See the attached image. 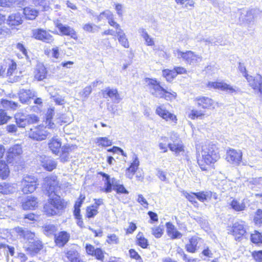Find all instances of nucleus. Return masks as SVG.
<instances>
[{"label": "nucleus", "mask_w": 262, "mask_h": 262, "mask_svg": "<svg viewBox=\"0 0 262 262\" xmlns=\"http://www.w3.org/2000/svg\"><path fill=\"white\" fill-rule=\"evenodd\" d=\"M43 188L49 196L48 202L43 207L44 212L48 216L60 214L66 206L63 201L56 194L59 189L56 176L46 177L45 179Z\"/></svg>", "instance_id": "nucleus-1"}, {"label": "nucleus", "mask_w": 262, "mask_h": 262, "mask_svg": "<svg viewBox=\"0 0 262 262\" xmlns=\"http://www.w3.org/2000/svg\"><path fill=\"white\" fill-rule=\"evenodd\" d=\"M201 157L198 160L199 165L203 170H207L206 165L214 164L220 159L216 146L213 144H205L202 146L200 151Z\"/></svg>", "instance_id": "nucleus-2"}, {"label": "nucleus", "mask_w": 262, "mask_h": 262, "mask_svg": "<svg viewBox=\"0 0 262 262\" xmlns=\"http://www.w3.org/2000/svg\"><path fill=\"white\" fill-rule=\"evenodd\" d=\"M173 54L178 59H181L187 64L194 66L200 63L203 60L201 55L190 51H182L179 49L174 51Z\"/></svg>", "instance_id": "nucleus-3"}, {"label": "nucleus", "mask_w": 262, "mask_h": 262, "mask_svg": "<svg viewBox=\"0 0 262 262\" xmlns=\"http://www.w3.org/2000/svg\"><path fill=\"white\" fill-rule=\"evenodd\" d=\"M38 185L37 179L34 176H25L20 182L21 190L24 193L28 194L34 192Z\"/></svg>", "instance_id": "nucleus-4"}, {"label": "nucleus", "mask_w": 262, "mask_h": 262, "mask_svg": "<svg viewBox=\"0 0 262 262\" xmlns=\"http://www.w3.org/2000/svg\"><path fill=\"white\" fill-rule=\"evenodd\" d=\"M207 87L218 89L231 95L237 94L241 92L239 88L231 85L223 81L209 82L207 84Z\"/></svg>", "instance_id": "nucleus-5"}, {"label": "nucleus", "mask_w": 262, "mask_h": 262, "mask_svg": "<svg viewBox=\"0 0 262 262\" xmlns=\"http://www.w3.org/2000/svg\"><path fill=\"white\" fill-rule=\"evenodd\" d=\"M43 125L33 126L28 131V136L29 138L34 141H41L47 139L48 135V132Z\"/></svg>", "instance_id": "nucleus-6"}, {"label": "nucleus", "mask_w": 262, "mask_h": 262, "mask_svg": "<svg viewBox=\"0 0 262 262\" xmlns=\"http://www.w3.org/2000/svg\"><path fill=\"white\" fill-rule=\"evenodd\" d=\"M15 122L19 127L24 128L28 124L34 123L38 121V118L35 115H27L22 113H17L15 115Z\"/></svg>", "instance_id": "nucleus-7"}, {"label": "nucleus", "mask_w": 262, "mask_h": 262, "mask_svg": "<svg viewBox=\"0 0 262 262\" xmlns=\"http://www.w3.org/2000/svg\"><path fill=\"white\" fill-rule=\"evenodd\" d=\"M146 82L150 93L155 97L161 98L164 89L160 85V82L155 79L149 78L147 79Z\"/></svg>", "instance_id": "nucleus-8"}, {"label": "nucleus", "mask_w": 262, "mask_h": 262, "mask_svg": "<svg viewBox=\"0 0 262 262\" xmlns=\"http://www.w3.org/2000/svg\"><path fill=\"white\" fill-rule=\"evenodd\" d=\"M156 113L166 121L173 123L174 125L176 124L177 122L176 116L167 110L164 105L157 106Z\"/></svg>", "instance_id": "nucleus-9"}, {"label": "nucleus", "mask_w": 262, "mask_h": 262, "mask_svg": "<svg viewBox=\"0 0 262 262\" xmlns=\"http://www.w3.org/2000/svg\"><path fill=\"white\" fill-rule=\"evenodd\" d=\"M226 159L232 164L239 165L242 159V152L239 149L230 148L227 150Z\"/></svg>", "instance_id": "nucleus-10"}, {"label": "nucleus", "mask_w": 262, "mask_h": 262, "mask_svg": "<svg viewBox=\"0 0 262 262\" xmlns=\"http://www.w3.org/2000/svg\"><path fill=\"white\" fill-rule=\"evenodd\" d=\"M32 35L34 38L46 43H51L54 40L53 36L46 30L42 29H36L33 30Z\"/></svg>", "instance_id": "nucleus-11"}, {"label": "nucleus", "mask_w": 262, "mask_h": 262, "mask_svg": "<svg viewBox=\"0 0 262 262\" xmlns=\"http://www.w3.org/2000/svg\"><path fill=\"white\" fill-rule=\"evenodd\" d=\"M55 25L62 35L69 36L71 38L75 40L78 39L76 32L73 28L67 25H64L60 23L58 20L55 22Z\"/></svg>", "instance_id": "nucleus-12"}, {"label": "nucleus", "mask_w": 262, "mask_h": 262, "mask_svg": "<svg viewBox=\"0 0 262 262\" xmlns=\"http://www.w3.org/2000/svg\"><path fill=\"white\" fill-rule=\"evenodd\" d=\"M245 199L241 200L234 198H230L228 201V204L231 209L235 211H242L246 209Z\"/></svg>", "instance_id": "nucleus-13"}, {"label": "nucleus", "mask_w": 262, "mask_h": 262, "mask_svg": "<svg viewBox=\"0 0 262 262\" xmlns=\"http://www.w3.org/2000/svg\"><path fill=\"white\" fill-rule=\"evenodd\" d=\"M23 152L21 146L16 144L10 147L7 153V160L9 163H11L17 156L20 155Z\"/></svg>", "instance_id": "nucleus-14"}, {"label": "nucleus", "mask_w": 262, "mask_h": 262, "mask_svg": "<svg viewBox=\"0 0 262 262\" xmlns=\"http://www.w3.org/2000/svg\"><path fill=\"white\" fill-rule=\"evenodd\" d=\"M102 94L103 97H110L114 103H118L122 100L117 89L107 88L102 91Z\"/></svg>", "instance_id": "nucleus-15"}, {"label": "nucleus", "mask_w": 262, "mask_h": 262, "mask_svg": "<svg viewBox=\"0 0 262 262\" xmlns=\"http://www.w3.org/2000/svg\"><path fill=\"white\" fill-rule=\"evenodd\" d=\"M195 100L198 106L201 107L203 108L209 109L211 107L214 108V102L209 97L205 96L198 97L195 98Z\"/></svg>", "instance_id": "nucleus-16"}, {"label": "nucleus", "mask_w": 262, "mask_h": 262, "mask_svg": "<svg viewBox=\"0 0 262 262\" xmlns=\"http://www.w3.org/2000/svg\"><path fill=\"white\" fill-rule=\"evenodd\" d=\"M16 233L18 234L20 238H23L25 240L28 241H34L35 234L27 230H23L20 227H16L14 229Z\"/></svg>", "instance_id": "nucleus-17"}, {"label": "nucleus", "mask_w": 262, "mask_h": 262, "mask_svg": "<svg viewBox=\"0 0 262 262\" xmlns=\"http://www.w3.org/2000/svg\"><path fill=\"white\" fill-rule=\"evenodd\" d=\"M42 166L47 170L51 171L56 167V163L52 159L46 156H41L39 159Z\"/></svg>", "instance_id": "nucleus-18"}, {"label": "nucleus", "mask_w": 262, "mask_h": 262, "mask_svg": "<svg viewBox=\"0 0 262 262\" xmlns=\"http://www.w3.org/2000/svg\"><path fill=\"white\" fill-rule=\"evenodd\" d=\"M166 232L171 239L180 238L182 234L178 231L174 225L170 222L166 223Z\"/></svg>", "instance_id": "nucleus-19"}, {"label": "nucleus", "mask_w": 262, "mask_h": 262, "mask_svg": "<svg viewBox=\"0 0 262 262\" xmlns=\"http://www.w3.org/2000/svg\"><path fill=\"white\" fill-rule=\"evenodd\" d=\"M7 21L8 25L13 29L23 23L21 14L19 13L12 14L8 17Z\"/></svg>", "instance_id": "nucleus-20"}, {"label": "nucleus", "mask_w": 262, "mask_h": 262, "mask_svg": "<svg viewBox=\"0 0 262 262\" xmlns=\"http://www.w3.org/2000/svg\"><path fill=\"white\" fill-rule=\"evenodd\" d=\"M70 234L66 231H61L55 236V241L59 246H64L70 238Z\"/></svg>", "instance_id": "nucleus-21"}, {"label": "nucleus", "mask_w": 262, "mask_h": 262, "mask_svg": "<svg viewBox=\"0 0 262 262\" xmlns=\"http://www.w3.org/2000/svg\"><path fill=\"white\" fill-rule=\"evenodd\" d=\"M232 232L235 238H239L246 233L244 224L239 222L235 223L232 227Z\"/></svg>", "instance_id": "nucleus-22"}, {"label": "nucleus", "mask_w": 262, "mask_h": 262, "mask_svg": "<svg viewBox=\"0 0 262 262\" xmlns=\"http://www.w3.org/2000/svg\"><path fill=\"white\" fill-rule=\"evenodd\" d=\"M37 199L32 196H28L23 202L22 207L24 210L34 209L37 205Z\"/></svg>", "instance_id": "nucleus-23"}, {"label": "nucleus", "mask_w": 262, "mask_h": 262, "mask_svg": "<svg viewBox=\"0 0 262 262\" xmlns=\"http://www.w3.org/2000/svg\"><path fill=\"white\" fill-rule=\"evenodd\" d=\"M47 70L42 63L37 64L34 71V77L37 80H42L46 78Z\"/></svg>", "instance_id": "nucleus-24"}, {"label": "nucleus", "mask_w": 262, "mask_h": 262, "mask_svg": "<svg viewBox=\"0 0 262 262\" xmlns=\"http://www.w3.org/2000/svg\"><path fill=\"white\" fill-rule=\"evenodd\" d=\"M26 250L31 253H37L41 248L42 244L41 242L38 240L29 241L26 245Z\"/></svg>", "instance_id": "nucleus-25"}, {"label": "nucleus", "mask_w": 262, "mask_h": 262, "mask_svg": "<svg viewBox=\"0 0 262 262\" xmlns=\"http://www.w3.org/2000/svg\"><path fill=\"white\" fill-rule=\"evenodd\" d=\"M168 147L171 151L174 152L177 155L184 151V147L181 141H175L173 143L168 142Z\"/></svg>", "instance_id": "nucleus-26"}, {"label": "nucleus", "mask_w": 262, "mask_h": 262, "mask_svg": "<svg viewBox=\"0 0 262 262\" xmlns=\"http://www.w3.org/2000/svg\"><path fill=\"white\" fill-rule=\"evenodd\" d=\"M139 165V161L138 158L136 156H135L133 162L132 163L130 167L127 169L126 174L129 178H132L133 175L137 170Z\"/></svg>", "instance_id": "nucleus-27"}, {"label": "nucleus", "mask_w": 262, "mask_h": 262, "mask_svg": "<svg viewBox=\"0 0 262 262\" xmlns=\"http://www.w3.org/2000/svg\"><path fill=\"white\" fill-rule=\"evenodd\" d=\"M200 238L193 236L189 239V243L186 245V250L190 253H194L197 250V245Z\"/></svg>", "instance_id": "nucleus-28"}, {"label": "nucleus", "mask_w": 262, "mask_h": 262, "mask_svg": "<svg viewBox=\"0 0 262 262\" xmlns=\"http://www.w3.org/2000/svg\"><path fill=\"white\" fill-rule=\"evenodd\" d=\"M16 188L13 184L6 183H0V193L3 194H10L15 191Z\"/></svg>", "instance_id": "nucleus-29"}, {"label": "nucleus", "mask_w": 262, "mask_h": 262, "mask_svg": "<svg viewBox=\"0 0 262 262\" xmlns=\"http://www.w3.org/2000/svg\"><path fill=\"white\" fill-rule=\"evenodd\" d=\"M139 32L140 34V35L144 39L145 43L147 46H153L155 45V41L154 40V39L148 35V34L146 31L145 29H139Z\"/></svg>", "instance_id": "nucleus-30"}, {"label": "nucleus", "mask_w": 262, "mask_h": 262, "mask_svg": "<svg viewBox=\"0 0 262 262\" xmlns=\"http://www.w3.org/2000/svg\"><path fill=\"white\" fill-rule=\"evenodd\" d=\"M38 11L31 7H26L24 9V14L28 19H34L38 15Z\"/></svg>", "instance_id": "nucleus-31"}, {"label": "nucleus", "mask_w": 262, "mask_h": 262, "mask_svg": "<svg viewBox=\"0 0 262 262\" xmlns=\"http://www.w3.org/2000/svg\"><path fill=\"white\" fill-rule=\"evenodd\" d=\"M116 34L118 36L119 42L124 48H128L129 47V43L126 35L124 33L123 30L121 29L119 31H116Z\"/></svg>", "instance_id": "nucleus-32"}, {"label": "nucleus", "mask_w": 262, "mask_h": 262, "mask_svg": "<svg viewBox=\"0 0 262 262\" xmlns=\"http://www.w3.org/2000/svg\"><path fill=\"white\" fill-rule=\"evenodd\" d=\"M67 257L71 262H84L80 257L79 254L75 250H70L67 253Z\"/></svg>", "instance_id": "nucleus-33"}, {"label": "nucleus", "mask_w": 262, "mask_h": 262, "mask_svg": "<svg viewBox=\"0 0 262 262\" xmlns=\"http://www.w3.org/2000/svg\"><path fill=\"white\" fill-rule=\"evenodd\" d=\"M61 143L57 139L52 138L49 143V146L54 154H57L59 151Z\"/></svg>", "instance_id": "nucleus-34"}, {"label": "nucleus", "mask_w": 262, "mask_h": 262, "mask_svg": "<svg viewBox=\"0 0 262 262\" xmlns=\"http://www.w3.org/2000/svg\"><path fill=\"white\" fill-rule=\"evenodd\" d=\"M32 96L33 95L29 90H21L19 94V100L23 103L28 102Z\"/></svg>", "instance_id": "nucleus-35"}, {"label": "nucleus", "mask_w": 262, "mask_h": 262, "mask_svg": "<svg viewBox=\"0 0 262 262\" xmlns=\"http://www.w3.org/2000/svg\"><path fill=\"white\" fill-rule=\"evenodd\" d=\"M8 166L4 161H0V177L4 179L8 177L9 174Z\"/></svg>", "instance_id": "nucleus-36"}, {"label": "nucleus", "mask_w": 262, "mask_h": 262, "mask_svg": "<svg viewBox=\"0 0 262 262\" xmlns=\"http://www.w3.org/2000/svg\"><path fill=\"white\" fill-rule=\"evenodd\" d=\"M103 181L104 182V186L105 187L104 191L106 193L111 192L116 182V179L114 178L111 179L110 177L108 179H103Z\"/></svg>", "instance_id": "nucleus-37"}, {"label": "nucleus", "mask_w": 262, "mask_h": 262, "mask_svg": "<svg viewBox=\"0 0 262 262\" xmlns=\"http://www.w3.org/2000/svg\"><path fill=\"white\" fill-rule=\"evenodd\" d=\"M82 28L84 31L89 33L97 32L100 29V27L94 24L86 23L83 25Z\"/></svg>", "instance_id": "nucleus-38"}, {"label": "nucleus", "mask_w": 262, "mask_h": 262, "mask_svg": "<svg viewBox=\"0 0 262 262\" xmlns=\"http://www.w3.org/2000/svg\"><path fill=\"white\" fill-rule=\"evenodd\" d=\"M53 108H50L48 110L46 117V124L49 128H53L55 127V123L52 122V118L54 114Z\"/></svg>", "instance_id": "nucleus-39"}, {"label": "nucleus", "mask_w": 262, "mask_h": 262, "mask_svg": "<svg viewBox=\"0 0 262 262\" xmlns=\"http://www.w3.org/2000/svg\"><path fill=\"white\" fill-rule=\"evenodd\" d=\"M162 75L166 78L167 81L170 82L177 76V73L173 71V70L166 69L162 71Z\"/></svg>", "instance_id": "nucleus-40"}, {"label": "nucleus", "mask_w": 262, "mask_h": 262, "mask_svg": "<svg viewBox=\"0 0 262 262\" xmlns=\"http://www.w3.org/2000/svg\"><path fill=\"white\" fill-rule=\"evenodd\" d=\"M96 143L102 146H108L112 144L111 140L106 137H99L96 139Z\"/></svg>", "instance_id": "nucleus-41"}, {"label": "nucleus", "mask_w": 262, "mask_h": 262, "mask_svg": "<svg viewBox=\"0 0 262 262\" xmlns=\"http://www.w3.org/2000/svg\"><path fill=\"white\" fill-rule=\"evenodd\" d=\"M57 230V228L53 225H47L43 227V232L47 236L54 235Z\"/></svg>", "instance_id": "nucleus-42"}, {"label": "nucleus", "mask_w": 262, "mask_h": 262, "mask_svg": "<svg viewBox=\"0 0 262 262\" xmlns=\"http://www.w3.org/2000/svg\"><path fill=\"white\" fill-rule=\"evenodd\" d=\"M251 241L252 243L259 244H262V234L257 231H255L254 233L251 235Z\"/></svg>", "instance_id": "nucleus-43"}, {"label": "nucleus", "mask_w": 262, "mask_h": 262, "mask_svg": "<svg viewBox=\"0 0 262 262\" xmlns=\"http://www.w3.org/2000/svg\"><path fill=\"white\" fill-rule=\"evenodd\" d=\"M196 198L201 202H204L209 200V197L211 195V191L199 192L195 194Z\"/></svg>", "instance_id": "nucleus-44"}, {"label": "nucleus", "mask_w": 262, "mask_h": 262, "mask_svg": "<svg viewBox=\"0 0 262 262\" xmlns=\"http://www.w3.org/2000/svg\"><path fill=\"white\" fill-rule=\"evenodd\" d=\"M170 142L169 139L166 137H161L160 139L159 146L160 149L164 150V152L167 151L168 143Z\"/></svg>", "instance_id": "nucleus-45"}, {"label": "nucleus", "mask_w": 262, "mask_h": 262, "mask_svg": "<svg viewBox=\"0 0 262 262\" xmlns=\"http://www.w3.org/2000/svg\"><path fill=\"white\" fill-rule=\"evenodd\" d=\"M138 245L143 248H145L148 246V241L146 238L143 236L142 233H139L137 235Z\"/></svg>", "instance_id": "nucleus-46"}, {"label": "nucleus", "mask_w": 262, "mask_h": 262, "mask_svg": "<svg viewBox=\"0 0 262 262\" xmlns=\"http://www.w3.org/2000/svg\"><path fill=\"white\" fill-rule=\"evenodd\" d=\"M112 16H114L113 14L108 10H106L101 12L97 17L98 21H101L104 18L107 20L110 19Z\"/></svg>", "instance_id": "nucleus-47"}, {"label": "nucleus", "mask_w": 262, "mask_h": 262, "mask_svg": "<svg viewBox=\"0 0 262 262\" xmlns=\"http://www.w3.org/2000/svg\"><path fill=\"white\" fill-rule=\"evenodd\" d=\"M98 213V209L93 206L87 207L86 209V216L88 218L94 217Z\"/></svg>", "instance_id": "nucleus-48"}, {"label": "nucleus", "mask_w": 262, "mask_h": 262, "mask_svg": "<svg viewBox=\"0 0 262 262\" xmlns=\"http://www.w3.org/2000/svg\"><path fill=\"white\" fill-rule=\"evenodd\" d=\"M113 189L116 190L118 193H128V191L122 185L118 184L117 181L113 187Z\"/></svg>", "instance_id": "nucleus-49"}, {"label": "nucleus", "mask_w": 262, "mask_h": 262, "mask_svg": "<svg viewBox=\"0 0 262 262\" xmlns=\"http://www.w3.org/2000/svg\"><path fill=\"white\" fill-rule=\"evenodd\" d=\"M164 94L161 98H164L166 100H171L172 99H175L177 96L176 93L174 92H169L165 89L163 91Z\"/></svg>", "instance_id": "nucleus-50"}, {"label": "nucleus", "mask_w": 262, "mask_h": 262, "mask_svg": "<svg viewBox=\"0 0 262 262\" xmlns=\"http://www.w3.org/2000/svg\"><path fill=\"white\" fill-rule=\"evenodd\" d=\"M2 105L5 108L10 107L13 109H15L18 106L17 103L7 100H3L2 101Z\"/></svg>", "instance_id": "nucleus-51"}, {"label": "nucleus", "mask_w": 262, "mask_h": 262, "mask_svg": "<svg viewBox=\"0 0 262 262\" xmlns=\"http://www.w3.org/2000/svg\"><path fill=\"white\" fill-rule=\"evenodd\" d=\"M10 119L11 117L4 111L0 110V125L6 123Z\"/></svg>", "instance_id": "nucleus-52"}, {"label": "nucleus", "mask_w": 262, "mask_h": 262, "mask_svg": "<svg viewBox=\"0 0 262 262\" xmlns=\"http://www.w3.org/2000/svg\"><path fill=\"white\" fill-rule=\"evenodd\" d=\"M107 242L110 244H117L119 240L118 237L115 234H111L107 235Z\"/></svg>", "instance_id": "nucleus-53"}, {"label": "nucleus", "mask_w": 262, "mask_h": 262, "mask_svg": "<svg viewBox=\"0 0 262 262\" xmlns=\"http://www.w3.org/2000/svg\"><path fill=\"white\" fill-rule=\"evenodd\" d=\"M184 196L192 204L196 203V201H195L196 193H188L187 192H183V193Z\"/></svg>", "instance_id": "nucleus-54"}, {"label": "nucleus", "mask_w": 262, "mask_h": 262, "mask_svg": "<svg viewBox=\"0 0 262 262\" xmlns=\"http://www.w3.org/2000/svg\"><path fill=\"white\" fill-rule=\"evenodd\" d=\"M153 235L156 238H160L163 234V229L160 227H156L151 228Z\"/></svg>", "instance_id": "nucleus-55"}, {"label": "nucleus", "mask_w": 262, "mask_h": 262, "mask_svg": "<svg viewBox=\"0 0 262 262\" xmlns=\"http://www.w3.org/2000/svg\"><path fill=\"white\" fill-rule=\"evenodd\" d=\"M204 114L202 113L201 111H198L195 110H192L191 113L189 114V117L192 119H194L199 117L203 116Z\"/></svg>", "instance_id": "nucleus-56"}, {"label": "nucleus", "mask_w": 262, "mask_h": 262, "mask_svg": "<svg viewBox=\"0 0 262 262\" xmlns=\"http://www.w3.org/2000/svg\"><path fill=\"white\" fill-rule=\"evenodd\" d=\"M17 0H0V6L3 7H11Z\"/></svg>", "instance_id": "nucleus-57"}, {"label": "nucleus", "mask_w": 262, "mask_h": 262, "mask_svg": "<svg viewBox=\"0 0 262 262\" xmlns=\"http://www.w3.org/2000/svg\"><path fill=\"white\" fill-rule=\"evenodd\" d=\"M252 255L257 262H262V250L253 251Z\"/></svg>", "instance_id": "nucleus-58"}, {"label": "nucleus", "mask_w": 262, "mask_h": 262, "mask_svg": "<svg viewBox=\"0 0 262 262\" xmlns=\"http://www.w3.org/2000/svg\"><path fill=\"white\" fill-rule=\"evenodd\" d=\"M93 255H94L97 259L102 261L104 259V253L100 248L96 249Z\"/></svg>", "instance_id": "nucleus-59"}, {"label": "nucleus", "mask_w": 262, "mask_h": 262, "mask_svg": "<svg viewBox=\"0 0 262 262\" xmlns=\"http://www.w3.org/2000/svg\"><path fill=\"white\" fill-rule=\"evenodd\" d=\"M254 221L257 225L262 224V210L259 209L257 211L254 217Z\"/></svg>", "instance_id": "nucleus-60"}, {"label": "nucleus", "mask_w": 262, "mask_h": 262, "mask_svg": "<svg viewBox=\"0 0 262 262\" xmlns=\"http://www.w3.org/2000/svg\"><path fill=\"white\" fill-rule=\"evenodd\" d=\"M137 202L140 203L144 208H147L148 203L146 200L144 198L142 194H139L138 195Z\"/></svg>", "instance_id": "nucleus-61"}, {"label": "nucleus", "mask_w": 262, "mask_h": 262, "mask_svg": "<svg viewBox=\"0 0 262 262\" xmlns=\"http://www.w3.org/2000/svg\"><path fill=\"white\" fill-rule=\"evenodd\" d=\"M92 92V88L91 86H88L85 87L83 91L81 92V95L84 99H86L88 97L90 94Z\"/></svg>", "instance_id": "nucleus-62"}, {"label": "nucleus", "mask_w": 262, "mask_h": 262, "mask_svg": "<svg viewBox=\"0 0 262 262\" xmlns=\"http://www.w3.org/2000/svg\"><path fill=\"white\" fill-rule=\"evenodd\" d=\"M108 23L110 26L114 27L116 31H119L122 29L120 25L114 20V16H112L110 19H108Z\"/></svg>", "instance_id": "nucleus-63"}, {"label": "nucleus", "mask_w": 262, "mask_h": 262, "mask_svg": "<svg viewBox=\"0 0 262 262\" xmlns=\"http://www.w3.org/2000/svg\"><path fill=\"white\" fill-rule=\"evenodd\" d=\"M85 250L86 253L89 255H93L94 253L96 250L94 247L90 244H86Z\"/></svg>", "instance_id": "nucleus-64"}]
</instances>
